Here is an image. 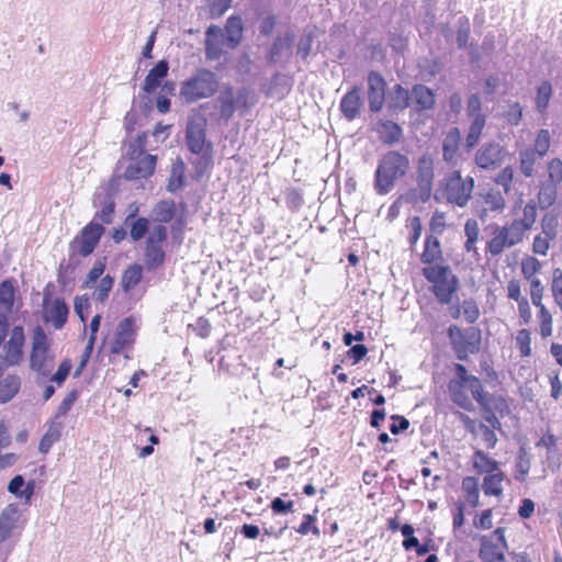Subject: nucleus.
Instances as JSON below:
<instances>
[{
  "instance_id": "nucleus-1",
  "label": "nucleus",
  "mask_w": 562,
  "mask_h": 562,
  "mask_svg": "<svg viewBox=\"0 0 562 562\" xmlns=\"http://www.w3.org/2000/svg\"><path fill=\"white\" fill-rule=\"evenodd\" d=\"M457 378L450 380L448 384L451 401L460 408L472 412L474 409V400L481 408L490 412L491 408L506 411V396L502 394H488L484 390L482 381L473 374H470L465 366L454 364Z\"/></svg>"
},
{
  "instance_id": "nucleus-2",
  "label": "nucleus",
  "mask_w": 562,
  "mask_h": 562,
  "mask_svg": "<svg viewBox=\"0 0 562 562\" xmlns=\"http://www.w3.org/2000/svg\"><path fill=\"white\" fill-rule=\"evenodd\" d=\"M411 170V160L400 150H389L378 160L374 171V190L379 195L390 193L397 181L404 179Z\"/></svg>"
},
{
  "instance_id": "nucleus-3",
  "label": "nucleus",
  "mask_w": 562,
  "mask_h": 562,
  "mask_svg": "<svg viewBox=\"0 0 562 562\" xmlns=\"http://www.w3.org/2000/svg\"><path fill=\"white\" fill-rule=\"evenodd\" d=\"M506 529L497 527L479 539L477 555L481 562H532L526 552L508 551Z\"/></svg>"
},
{
  "instance_id": "nucleus-4",
  "label": "nucleus",
  "mask_w": 562,
  "mask_h": 562,
  "mask_svg": "<svg viewBox=\"0 0 562 562\" xmlns=\"http://www.w3.org/2000/svg\"><path fill=\"white\" fill-rule=\"evenodd\" d=\"M485 423L471 418L467 414H460V420L468 432L473 437H480L486 449H494L497 445V436L495 430H501L502 424L499 418H503L510 413L508 400L506 398V411H497L491 408L490 412L481 408Z\"/></svg>"
},
{
  "instance_id": "nucleus-5",
  "label": "nucleus",
  "mask_w": 562,
  "mask_h": 562,
  "mask_svg": "<svg viewBox=\"0 0 562 562\" xmlns=\"http://www.w3.org/2000/svg\"><path fill=\"white\" fill-rule=\"evenodd\" d=\"M220 88L217 75L207 68H198L181 82L180 97L187 103L212 98Z\"/></svg>"
},
{
  "instance_id": "nucleus-6",
  "label": "nucleus",
  "mask_w": 562,
  "mask_h": 562,
  "mask_svg": "<svg viewBox=\"0 0 562 562\" xmlns=\"http://www.w3.org/2000/svg\"><path fill=\"white\" fill-rule=\"evenodd\" d=\"M434 169V159L429 154H424L417 159L413 176L414 186L406 191V201L412 204H425L430 200L435 180Z\"/></svg>"
},
{
  "instance_id": "nucleus-7",
  "label": "nucleus",
  "mask_w": 562,
  "mask_h": 562,
  "mask_svg": "<svg viewBox=\"0 0 562 562\" xmlns=\"http://www.w3.org/2000/svg\"><path fill=\"white\" fill-rule=\"evenodd\" d=\"M424 278L431 284L430 291L440 304L448 305L459 290V279L448 265L424 267Z\"/></svg>"
},
{
  "instance_id": "nucleus-8",
  "label": "nucleus",
  "mask_w": 562,
  "mask_h": 562,
  "mask_svg": "<svg viewBox=\"0 0 562 562\" xmlns=\"http://www.w3.org/2000/svg\"><path fill=\"white\" fill-rule=\"evenodd\" d=\"M474 187L472 177L463 178L459 170H453L440 181L438 192L447 203L464 207L472 199Z\"/></svg>"
},
{
  "instance_id": "nucleus-9",
  "label": "nucleus",
  "mask_w": 562,
  "mask_h": 562,
  "mask_svg": "<svg viewBox=\"0 0 562 562\" xmlns=\"http://www.w3.org/2000/svg\"><path fill=\"white\" fill-rule=\"evenodd\" d=\"M447 336L458 360L467 361L471 355L481 350L482 333L477 327L461 328L452 324L447 329Z\"/></svg>"
},
{
  "instance_id": "nucleus-10",
  "label": "nucleus",
  "mask_w": 562,
  "mask_h": 562,
  "mask_svg": "<svg viewBox=\"0 0 562 562\" xmlns=\"http://www.w3.org/2000/svg\"><path fill=\"white\" fill-rule=\"evenodd\" d=\"M104 233V227L95 222H90L69 243V257L86 258L97 248Z\"/></svg>"
},
{
  "instance_id": "nucleus-11",
  "label": "nucleus",
  "mask_w": 562,
  "mask_h": 562,
  "mask_svg": "<svg viewBox=\"0 0 562 562\" xmlns=\"http://www.w3.org/2000/svg\"><path fill=\"white\" fill-rule=\"evenodd\" d=\"M167 238L168 229L165 225H156L147 236L144 249V261L147 270H156L165 263Z\"/></svg>"
},
{
  "instance_id": "nucleus-12",
  "label": "nucleus",
  "mask_w": 562,
  "mask_h": 562,
  "mask_svg": "<svg viewBox=\"0 0 562 562\" xmlns=\"http://www.w3.org/2000/svg\"><path fill=\"white\" fill-rule=\"evenodd\" d=\"M512 215L513 218L507 225L524 240L537 222L538 206L536 201L529 200L524 203V200L519 198L512 207Z\"/></svg>"
},
{
  "instance_id": "nucleus-13",
  "label": "nucleus",
  "mask_w": 562,
  "mask_h": 562,
  "mask_svg": "<svg viewBox=\"0 0 562 562\" xmlns=\"http://www.w3.org/2000/svg\"><path fill=\"white\" fill-rule=\"evenodd\" d=\"M30 367L42 376L50 374L54 368V356L50 353L47 336L41 327L33 337Z\"/></svg>"
},
{
  "instance_id": "nucleus-14",
  "label": "nucleus",
  "mask_w": 562,
  "mask_h": 562,
  "mask_svg": "<svg viewBox=\"0 0 562 562\" xmlns=\"http://www.w3.org/2000/svg\"><path fill=\"white\" fill-rule=\"evenodd\" d=\"M490 235L485 243V254L491 258L499 257L506 249L517 246L524 240L507 224L488 226Z\"/></svg>"
},
{
  "instance_id": "nucleus-15",
  "label": "nucleus",
  "mask_w": 562,
  "mask_h": 562,
  "mask_svg": "<svg viewBox=\"0 0 562 562\" xmlns=\"http://www.w3.org/2000/svg\"><path fill=\"white\" fill-rule=\"evenodd\" d=\"M544 288L540 280H532L530 283V300L537 308V322L539 335L547 339L553 334V316L549 308L543 304Z\"/></svg>"
},
{
  "instance_id": "nucleus-16",
  "label": "nucleus",
  "mask_w": 562,
  "mask_h": 562,
  "mask_svg": "<svg viewBox=\"0 0 562 562\" xmlns=\"http://www.w3.org/2000/svg\"><path fill=\"white\" fill-rule=\"evenodd\" d=\"M25 335L21 326L13 327L9 340L3 346V355H0V374L3 370L19 366L24 357Z\"/></svg>"
},
{
  "instance_id": "nucleus-17",
  "label": "nucleus",
  "mask_w": 562,
  "mask_h": 562,
  "mask_svg": "<svg viewBox=\"0 0 562 562\" xmlns=\"http://www.w3.org/2000/svg\"><path fill=\"white\" fill-rule=\"evenodd\" d=\"M206 119L203 115L190 117L186 131V143L191 153L200 155L210 147L206 145Z\"/></svg>"
},
{
  "instance_id": "nucleus-18",
  "label": "nucleus",
  "mask_w": 562,
  "mask_h": 562,
  "mask_svg": "<svg viewBox=\"0 0 562 562\" xmlns=\"http://www.w3.org/2000/svg\"><path fill=\"white\" fill-rule=\"evenodd\" d=\"M136 338V330L134 328V319L132 317L123 318L115 330L113 340L110 344V352L113 355H121L125 350L133 348Z\"/></svg>"
},
{
  "instance_id": "nucleus-19",
  "label": "nucleus",
  "mask_w": 562,
  "mask_h": 562,
  "mask_svg": "<svg viewBox=\"0 0 562 562\" xmlns=\"http://www.w3.org/2000/svg\"><path fill=\"white\" fill-rule=\"evenodd\" d=\"M43 305L45 322L50 323L55 329H61L66 325L69 315V307L65 299L55 297L50 300V295L44 292Z\"/></svg>"
},
{
  "instance_id": "nucleus-20",
  "label": "nucleus",
  "mask_w": 562,
  "mask_h": 562,
  "mask_svg": "<svg viewBox=\"0 0 562 562\" xmlns=\"http://www.w3.org/2000/svg\"><path fill=\"white\" fill-rule=\"evenodd\" d=\"M226 38L223 30L212 24L205 31L204 50L205 58L211 61L220 60L225 54Z\"/></svg>"
},
{
  "instance_id": "nucleus-21",
  "label": "nucleus",
  "mask_w": 562,
  "mask_h": 562,
  "mask_svg": "<svg viewBox=\"0 0 562 562\" xmlns=\"http://www.w3.org/2000/svg\"><path fill=\"white\" fill-rule=\"evenodd\" d=\"M386 81L378 71L368 74V101L371 112L378 113L382 110L385 101Z\"/></svg>"
},
{
  "instance_id": "nucleus-22",
  "label": "nucleus",
  "mask_w": 562,
  "mask_h": 562,
  "mask_svg": "<svg viewBox=\"0 0 562 562\" xmlns=\"http://www.w3.org/2000/svg\"><path fill=\"white\" fill-rule=\"evenodd\" d=\"M504 148L497 143H486L475 154L474 160L479 168L495 169L504 160Z\"/></svg>"
},
{
  "instance_id": "nucleus-23",
  "label": "nucleus",
  "mask_w": 562,
  "mask_h": 562,
  "mask_svg": "<svg viewBox=\"0 0 562 562\" xmlns=\"http://www.w3.org/2000/svg\"><path fill=\"white\" fill-rule=\"evenodd\" d=\"M420 262L424 267L443 266L445 258L441 243L437 236L426 235L420 254Z\"/></svg>"
},
{
  "instance_id": "nucleus-24",
  "label": "nucleus",
  "mask_w": 562,
  "mask_h": 562,
  "mask_svg": "<svg viewBox=\"0 0 562 562\" xmlns=\"http://www.w3.org/2000/svg\"><path fill=\"white\" fill-rule=\"evenodd\" d=\"M140 158L130 164L124 172L127 180L146 179L155 172L157 157L155 155H139Z\"/></svg>"
},
{
  "instance_id": "nucleus-25",
  "label": "nucleus",
  "mask_w": 562,
  "mask_h": 562,
  "mask_svg": "<svg viewBox=\"0 0 562 562\" xmlns=\"http://www.w3.org/2000/svg\"><path fill=\"white\" fill-rule=\"evenodd\" d=\"M477 201L482 204L481 210L477 211L481 218L487 216L488 213L503 212L506 206L503 193L496 189H488L481 193Z\"/></svg>"
},
{
  "instance_id": "nucleus-26",
  "label": "nucleus",
  "mask_w": 562,
  "mask_h": 562,
  "mask_svg": "<svg viewBox=\"0 0 562 562\" xmlns=\"http://www.w3.org/2000/svg\"><path fill=\"white\" fill-rule=\"evenodd\" d=\"M379 139L384 145H393L401 140L403 137V131L397 123L389 120H380L374 127Z\"/></svg>"
},
{
  "instance_id": "nucleus-27",
  "label": "nucleus",
  "mask_w": 562,
  "mask_h": 562,
  "mask_svg": "<svg viewBox=\"0 0 562 562\" xmlns=\"http://www.w3.org/2000/svg\"><path fill=\"white\" fill-rule=\"evenodd\" d=\"M361 105L360 90L358 87H353L342 97L340 111L347 120L352 121L360 114Z\"/></svg>"
},
{
  "instance_id": "nucleus-28",
  "label": "nucleus",
  "mask_w": 562,
  "mask_h": 562,
  "mask_svg": "<svg viewBox=\"0 0 562 562\" xmlns=\"http://www.w3.org/2000/svg\"><path fill=\"white\" fill-rule=\"evenodd\" d=\"M226 47L235 49L243 40L244 24L239 15H231L225 23Z\"/></svg>"
},
{
  "instance_id": "nucleus-29",
  "label": "nucleus",
  "mask_w": 562,
  "mask_h": 562,
  "mask_svg": "<svg viewBox=\"0 0 562 562\" xmlns=\"http://www.w3.org/2000/svg\"><path fill=\"white\" fill-rule=\"evenodd\" d=\"M471 462L476 474L486 475L501 469L499 462L481 449L474 450Z\"/></svg>"
},
{
  "instance_id": "nucleus-30",
  "label": "nucleus",
  "mask_w": 562,
  "mask_h": 562,
  "mask_svg": "<svg viewBox=\"0 0 562 562\" xmlns=\"http://www.w3.org/2000/svg\"><path fill=\"white\" fill-rule=\"evenodd\" d=\"M169 65L166 60H159L154 68H151L147 76L145 77L143 90L146 93L154 92L162 79H165L168 75Z\"/></svg>"
},
{
  "instance_id": "nucleus-31",
  "label": "nucleus",
  "mask_w": 562,
  "mask_h": 562,
  "mask_svg": "<svg viewBox=\"0 0 562 562\" xmlns=\"http://www.w3.org/2000/svg\"><path fill=\"white\" fill-rule=\"evenodd\" d=\"M506 480V474L502 469L487 473L483 477L482 488L486 496L502 497L504 493L503 483Z\"/></svg>"
},
{
  "instance_id": "nucleus-32",
  "label": "nucleus",
  "mask_w": 562,
  "mask_h": 562,
  "mask_svg": "<svg viewBox=\"0 0 562 562\" xmlns=\"http://www.w3.org/2000/svg\"><path fill=\"white\" fill-rule=\"evenodd\" d=\"M461 143V133L458 127H452L446 134L442 142V157L447 162L454 161Z\"/></svg>"
},
{
  "instance_id": "nucleus-33",
  "label": "nucleus",
  "mask_w": 562,
  "mask_h": 562,
  "mask_svg": "<svg viewBox=\"0 0 562 562\" xmlns=\"http://www.w3.org/2000/svg\"><path fill=\"white\" fill-rule=\"evenodd\" d=\"M236 93L232 86L226 85L223 87L220 95H218V109L221 117L224 120H229L233 117L235 111H236V100H235Z\"/></svg>"
},
{
  "instance_id": "nucleus-34",
  "label": "nucleus",
  "mask_w": 562,
  "mask_h": 562,
  "mask_svg": "<svg viewBox=\"0 0 562 562\" xmlns=\"http://www.w3.org/2000/svg\"><path fill=\"white\" fill-rule=\"evenodd\" d=\"M153 214L158 225L170 223L177 216V204L173 200L158 201L153 209Z\"/></svg>"
},
{
  "instance_id": "nucleus-35",
  "label": "nucleus",
  "mask_w": 562,
  "mask_h": 562,
  "mask_svg": "<svg viewBox=\"0 0 562 562\" xmlns=\"http://www.w3.org/2000/svg\"><path fill=\"white\" fill-rule=\"evenodd\" d=\"M18 520V508L13 505L7 506L0 514V543L5 541L12 530L15 528Z\"/></svg>"
},
{
  "instance_id": "nucleus-36",
  "label": "nucleus",
  "mask_w": 562,
  "mask_h": 562,
  "mask_svg": "<svg viewBox=\"0 0 562 562\" xmlns=\"http://www.w3.org/2000/svg\"><path fill=\"white\" fill-rule=\"evenodd\" d=\"M461 491L464 503L475 508L480 504V486L479 481L474 476H465L461 482Z\"/></svg>"
},
{
  "instance_id": "nucleus-37",
  "label": "nucleus",
  "mask_w": 562,
  "mask_h": 562,
  "mask_svg": "<svg viewBox=\"0 0 562 562\" xmlns=\"http://www.w3.org/2000/svg\"><path fill=\"white\" fill-rule=\"evenodd\" d=\"M412 93L418 111L429 110L434 106L435 94L428 87L424 85H415Z\"/></svg>"
},
{
  "instance_id": "nucleus-38",
  "label": "nucleus",
  "mask_w": 562,
  "mask_h": 562,
  "mask_svg": "<svg viewBox=\"0 0 562 562\" xmlns=\"http://www.w3.org/2000/svg\"><path fill=\"white\" fill-rule=\"evenodd\" d=\"M464 236L465 240L463 244L464 250L469 254L477 255L476 243L480 236L479 223L474 218H468L464 223Z\"/></svg>"
},
{
  "instance_id": "nucleus-39",
  "label": "nucleus",
  "mask_w": 562,
  "mask_h": 562,
  "mask_svg": "<svg viewBox=\"0 0 562 562\" xmlns=\"http://www.w3.org/2000/svg\"><path fill=\"white\" fill-rule=\"evenodd\" d=\"M515 348L520 358H529L532 355V333L529 328H520L514 336Z\"/></svg>"
},
{
  "instance_id": "nucleus-40",
  "label": "nucleus",
  "mask_w": 562,
  "mask_h": 562,
  "mask_svg": "<svg viewBox=\"0 0 562 562\" xmlns=\"http://www.w3.org/2000/svg\"><path fill=\"white\" fill-rule=\"evenodd\" d=\"M61 436V424L53 420L49 423L46 432L40 440V452L46 454L52 446L60 439Z\"/></svg>"
},
{
  "instance_id": "nucleus-41",
  "label": "nucleus",
  "mask_w": 562,
  "mask_h": 562,
  "mask_svg": "<svg viewBox=\"0 0 562 562\" xmlns=\"http://www.w3.org/2000/svg\"><path fill=\"white\" fill-rule=\"evenodd\" d=\"M24 485V479L22 475H15L9 483L8 491L20 498H24L29 503L34 494L35 484L34 481H30L24 490H21Z\"/></svg>"
},
{
  "instance_id": "nucleus-42",
  "label": "nucleus",
  "mask_w": 562,
  "mask_h": 562,
  "mask_svg": "<svg viewBox=\"0 0 562 562\" xmlns=\"http://www.w3.org/2000/svg\"><path fill=\"white\" fill-rule=\"evenodd\" d=\"M143 278V268L140 265H132L127 267L121 279V285L124 292L132 291L140 281Z\"/></svg>"
},
{
  "instance_id": "nucleus-43",
  "label": "nucleus",
  "mask_w": 562,
  "mask_h": 562,
  "mask_svg": "<svg viewBox=\"0 0 562 562\" xmlns=\"http://www.w3.org/2000/svg\"><path fill=\"white\" fill-rule=\"evenodd\" d=\"M21 386L20 378L16 375H8L0 381V403H7L12 400L19 392Z\"/></svg>"
},
{
  "instance_id": "nucleus-44",
  "label": "nucleus",
  "mask_w": 562,
  "mask_h": 562,
  "mask_svg": "<svg viewBox=\"0 0 562 562\" xmlns=\"http://www.w3.org/2000/svg\"><path fill=\"white\" fill-rule=\"evenodd\" d=\"M486 124L485 116H476L472 119L470 124L467 137H465V147L468 150H471L480 140L483 130Z\"/></svg>"
},
{
  "instance_id": "nucleus-45",
  "label": "nucleus",
  "mask_w": 562,
  "mask_h": 562,
  "mask_svg": "<svg viewBox=\"0 0 562 562\" xmlns=\"http://www.w3.org/2000/svg\"><path fill=\"white\" fill-rule=\"evenodd\" d=\"M409 92L401 85H395L390 97L389 106L393 110H404L409 105Z\"/></svg>"
},
{
  "instance_id": "nucleus-46",
  "label": "nucleus",
  "mask_w": 562,
  "mask_h": 562,
  "mask_svg": "<svg viewBox=\"0 0 562 562\" xmlns=\"http://www.w3.org/2000/svg\"><path fill=\"white\" fill-rule=\"evenodd\" d=\"M520 268L522 277L530 283L532 282V280H539L537 278V274L541 271L542 265L536 257H524L520 262Z\"/></svg>"
},
{
  "instance_id": "nucleus-47",
  "label": "nucleus",
  "mask_w": 562,
  "mask_h": 562,
  "mask_svg": "<svg viewBox=\"0 0 562 562\" xmlns=\"http://www.w3.org/2000/svg\"><path fill=\"white\" fill-rule=\"evenodd\" d=\"M552 97V86L548 80H543L536 92V108L540 113H544L549 106Z\"/></svg>"
},
{
  "instance_id": "nucleus-48",
  "label": "nucleus",
  "mask_w": 562,
  "mask_h": 562,
  "mask_svg": "<svg viewBox=\"0 0 562 562\" xmlns=\"http://www.w3.org/2000/svg\"><path fill=\"white\" fill-rule=\"evenodd\" d=\"M449 226L450 225L447 222V213L436 210L429 220L430 233L428 235L438 237L442 235Z\"/></svg>"
},
{
  "instance_id": "nucleus-49",
  "label": "nucleus",
  "mask_w": 562,
  "mask_h": 562,
  "mask_svg": "<svg viewBox=\"0 0 562 562\" xmlns=\"http://www.w3.org/2000/svg\"><path fill=\"white\" fill-rule=\"evenodd\" d=\"M515 468V480L518 482H525L531 468L530 457L527 454L526 451L521 450L520 453L517 456Z\"/></svg>"
},
{
  "instance_id": "nucleus-50",
  "label": "nucleus",
  "mask_w": 562,
  "mask_h": 562,
  "mask_svg": "<svg viewBox=\"0 0 562 562\" xmlns=\"http://www.w3.org/2000/svg\"><path fill=\"white\" fill-rule=\"evenodd\" d=\"M538 154L533 151L531 148H526L520 151V171L525 177H531L535 171V165L537 161Z\"/></svg>"
},
{
  "instance_id": "nucleus-51",
  "label": "nucleus",
  "mask_w": 562,
  "mask_h": 562,
  "mask_svg": "<svg viewBox=\"0 0 562 562\" xmlns=\"http://www.w3.org/2000/svg\"><path fill=\"white\" fill-rule=\"evenodd\" d=\"M406 228L408 229L407 241L411 248H414L423 233V224L419 216L415 215L408 217L406 221Z\"/></svg>"
},
{
  "instance_id": "nucleus-52",
  "label": "nucleus",
  "mask_w": 562,
  "mask_h": 562,
  "mask_svg": "<svg viewBox=\"0 0 562 562\" xmlns=\"http://www.w3.org/2000/svg\"><path fill=\"white\" fill-rule=\"evenodd\" d=\"M559 218L555 214L547 213L541 218V232L539 234L554 240L558 236Z\"/></svg>"
},
{
  "instance_id": "nucleus-53",
  "label": "nucleus",
  "mask_w": 562,
  "mask_h": 562,
  "mask_svg": "<svg viewBox=\"0 0 562 562\" xmlns=\"http://www.w3.org/2000/svg\"><path fill=\"white\" fill-rule=\"evenodd\" d=\"M551 145L550 132L546 128L540 130L533 142V151L538 154V157H543L548 154Z\"/></svg>"
},
{
  "instance_id": "nucleus-54",
  "label": "nucleus",
  "mask_w": 562,
  "mask_h": 562,
  "mask_svg": "<svg viewBox=\"0 0 562 562\" xmlns=\"http://www.w3.org/2000/svg\"><path fill=\"white\" fill-rule=\"evenodd\" d=\"M557 200V186L544 183L538 193V202L542 209H548L554 204Z\"/></svg>"
},
{
  "instance_id": "nucleus-55",
  "label": "nucleus",
  "mask_w": 562,
  "mask_h": 562,
  "mask_svg": "<svg viewBox=\"0 0 562 562\" xmlns=\"http://www.w3.org/2000/svg\"><path fill=\"white\" fill-rule=\"evenodd\" d=\"M295 531L301 536H306L311 532L315 537H319L321 530L317 526L316 516L313 514H305L303 516V521L295 528Z\"/></svg>"
},
{
  "instance_id": "nucleus-56",
  "label": "nucleus",
  "mask_w": 562,
  "mask_h": 562,
  "mask_svg": "<svg viewBox=\"0 0 562 562\" xmlns=\"http://www.w3.org/2000/svg\"><path fill=\"white\" fill-rule=\"evenodd\" d=\"M462 317L469 324H474L480 318L481 312L474 299L463 300L461 303Z\"/></svg>"
},
{
  "instance_id": "nucleus-57",
  "label": "nucleus",
  "mask_w": 562,
  "mask_h": 562,
  "mask_svg": "<svg viewBox=\"0 0 562 562\" xmlns=\"http://www.w3.org/2000/svg\"><path fill=\"white\" fill-rule=\"evenodd\" d=\"M113 284H114L113 277H111L110 274L102 277L99 285L95 288L94 293H93L95 300L100 303H104L109 297V294L113 288Z\"/></svg>"
},
{
  "instance_id": "nucleus-58",
  "label": "nucleus",
  "mask_w": 562,
  "mask_h": 562,
  "mask_svg": "<svg viewBox=\"0 0 562 562\" xmlns=\"http://www.w3.org/2000/svg\"><path fill=\"white\" fill-rule=\"evenodd\" d=\"M513 181L514 169L510 166L503 168L494 178V182L503 188L505 194L512 191Z\"/></svg>"
},
{
  "instance_id": "nucleus-59",
  "label": "nucleus",
  "mask_w": 562,
  "mask_h": 562,
  "mask_svg": "<svg viewBox=\"0 0 562 562\" xmlns=\"http://www.w3.org/2000/svg\"><path fill=\"white\" fill-rule=\"evenodd\" d=\"M547 380L550 384V395L554 400H559L562 395V381L560 371L558 369H549L546 373Z\"/></svg>"
},
{
  "instance_id": "nucleus-60",
  "label": "nucleus",
  "mask_w": 562,
  "mask_h": 562,
  "mask_svg": "<svg viewBox=\"0 0 562 562\" xmlns=\"http://www.w3.org/2000/svg\"><path fill=\"white\" fill-rule=\"evenodd\" d=\"M14 286L10 280H4L0 284V304L7 310H11L14 304Z\"/></svg>"
},
{
  "instance_id": "nucleus-61",
  "label": "nucleus",
  "mask_w": 562,
  "mask_h": 562,
  "mask_svg": "<svg viewBox=\"0 0 562 562\" xmlns=\"http://www.w3.org/2000/svg\"><path fill=\"white\" fill-rule=\"evenodd\" d=\"M551 292L555 304L562 311V269L555 268L552 272Z\"/></svg>"
},
{
  "instance_id": "nucleus-62",
  "label": "nucleus",
  "mask_w": 562,
  "mask_h": 562,
  "mask_svg": "<svg viewBox=\"0 0 562 562\" xmlns=\"http://www.w3.org/2000/svg\"><path fill=\"white\" fill-rule=\"evenodd\" d=\"M149 221L146 217H138L133 222L130 228V236L134 241H138L145 237L148 232Z\"/></svg>"
},
{
  "instance_id": "nucleus-63",
  "label": "nucleus",
  "mask_w": 562,
  "mask_h": 562,
  "mask_svg": "<svg viewBox=\"0 0 562 562\" xmlns=\"http://www.w3.org/2000/svg\"><path fill=\"white\" fill-rule=\"evenodd\" d=\"M104 270H105V258L94 262L93 267L88 272L82 286L86 289L92 288L94 285V283L97 282V280L103 274Z\"/></svg>"
},
{
  "instance_id": "nucleus-64",
  "label": "nucleus",
  "mask_w": 562,
  "mask_h": 562,
  "mask_svg": "<svg viewBox=\"0 0 562 562\" xmlns=\"http://www.w3.org/2000/svg\"><path fill=\"white\" fill-rule=\"evenodd\" d=\"M562 181V160L553 158L548 164V180L547 183L558 186Z\"/></svg>"
}]
</instances>
